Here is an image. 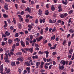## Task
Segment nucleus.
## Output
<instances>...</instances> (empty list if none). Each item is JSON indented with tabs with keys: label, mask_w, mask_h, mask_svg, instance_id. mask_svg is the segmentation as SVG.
I'll use <instances>...</instances> for the list:
<instances>
[{
	"label": "nucleus",
	"mask_w": 74,
	"mask_h": 74,
	"mask_svg": "<svg viewBox=\"0 0 74 74\" xmlns=\"http://www.w3.org/2000/svg\"><path fill=\"white\" fill-rule=\"evenodd\" d=\"M24 49L27 51H30V52L32 53L33 51V48H30L29 49L28 48H24Z\"/></svg>",
	"instance_id": "f257e3e1"
},
{
	"label": "nucleus",
	"mask_w": 74,
	"mask_h": 74,
	"mask_svg": "<svg viewBox=\"0 0 74 74\" xmlns=\"http://www.w3.org/2000/svg\"><path fill=\"white\" fill-rule=\"evenodd\" d=\"M25 11H28L29 13H31V12L32 10L30 8H29L27 7L25 9Z\"/></svg>",
	"instance_id": "f03ea898"
},
{
	"label": "nucleus",
	"mask_w": 74,
	"mask_h": 74,
	"mask_svg": "<svg viewBox=\"0 0 74 74\" xmlns=\"http://www.w3.org/2000/svg\"><path fill=\"white\" fill-rule=\"evenodd\" d=\"M59 69H60L61 70H62L64 69V66L63 65H62L61 66V65L60 64H59L58 66Z\"/></svg>",
	"instance_id": "7ed1b4c3"
},
{
	"label": "nucleus",
	"mask_w": 74,
	"mask_h": 74,
	"mask_svg": "<svg viewBox=\"0 0 74 74\" xmlns=\"http://www.w3.org/2000/svg\"><path fill=\"white\" fill-rule=\"evenodd\" d=\"M21 45L23 47H25V43L23 40H21L20 42Z\"/></svg>",
	"instance_id": "20e7f679"
},
{
	"label": "nucleus",
	"mask_w": 74,
	"mask_h": 74,
	"mask_svg": "<svg viewBox=\"0 0 74 74\" xmlns=\"http://www.w3.org/2000/svg\"><path fill=\"white\" fill-rule=\"evenodd\" d=\"M39 21L40 22V23H42V22H43V23H45V18H43L42 20L40 18L39 20Z\"/></svg>",
	"instance_id": "39448f33"
},
{
	"label": "nucleus",
	"mask_w": 74,
	"mask_h": 74,
	"mask_svg": "<svg viewBox=\"0 0 74 74\" xmlns=\"http://www.w3.org/2000/svg\"><path fill=\"white\" fill-rule=\"evenodd\" d=\"M44 53H46V58H47L48 57V54L49 53V52L47 51H45Z\"/></svg>",
	"instance_id": "423d86ee"
},
{
	"label": "nucleus",
	"mask_w": 74,
	"mask_h": 74,
	"mask_svg": "<svg viewBox=\"0 0 74 74\" xmlns=\"http://www.w3.org/2000/svg\"><path fill=\"white\" fill-rule=\"evenodd\" d=\"M25 64L27 66H30V63L28 61L25 62Z\"/></svg>",
	"instance_id": "0eeeda50"
},
{
	"label": "nucleus",
	"mask_w": 74,
	"mask_h": 74,
	"mask_svg": "<svg viewBox=\"0 0 74 74\" xmlns=\"http://www.w3.org/2000/svg\"><path fill=\"white\" fill-rule=\"evenodd\" d=\"M14 52L12 51H10V52L9 53H8V55H9V57H11V56H13L14 55Z\"/></svg>",
	"instance_id": "6e6552de"
},
{
	"label": "nucleus",
	"mask_w": 74,
	"mask_h": 74,
	"mask_svg": "<svg viewBox=\"0 0 74 74\" xmlns=\"http://www.w3.org/2000/svg\"><path fill=\"white\" fill-rule=\"evenodd\" d=\"M62 4H65V5H67V4L68 2L66 0L65 1L64 0L62 1Z\"/></svg>",
	"instance_id": "1a4fd4ad"
},
{
	"label": "nucleus",
	"mask_w": 74,
	"mask_h": 74,
	"mask_svg": "<svg viewBox=\"0 0 74 74\" xmlns=\"http://www.w3.org/2000/svg\"><path fill=\"white\" fill-rule=\"evenodd\" d=\"M8 43L9 45H11L12 43V40L11 39H9L8 40Z\"/></svg>",
	"instance_id": "9d476101"
},
{
	"label": "nucleus",
	"mask_w": 74,
	"mask_h": 74,
	"mask_svg": "<svg viewBox=\"0 0 74 74\" xmlns=\"http://www.w3.org/2000/svg\"><path fill=\"white\" fill-rule=\"evenodd\" d=\"M61 64H63V65H65V61L64 60H62L60 62Z\"/></svg>",
	"instance_id": "9b49d317"
},
{
	"label": "nucleus",
	"mask_w": 74,
	"mask_h": 74,
	"mask_svg": "<svg viewBox=\"0 0 74 74\" xmlns=\"http://www.w3.org/2000/svg\"><path fill=\"white\" fill-rule=\"evenodd\" d=\"M40 62H38L36 63V68L37 69L38 68V66L40 65Z\"/></svg>",
	"instance_id": "f8f14e48"
},
{
	"label": "nucleus",
	"mask_w": 74,
	"mask_h": 74,
	"mask_svg": "<svg viewBox=\"0 0 74 74\" xmlns=\"http://www.w3.org/2000/svg\"><path fill=\"white\" fill-rule=\"evenodd\" d=\"M3 64H2L0 68V71H3Z\"/></svg>",
	"instance_id": "ddd939ff"
},
{
	"label": "nucleus",
	"mask_w": 74,
	"mask_h": 74,
	"mask_svg": "<svg viewBox=\"0 0 74 74\" xmlns=\"http://www.w3.org/2000/svg\"><path fill=\"white\" fill-rule=\"evenodd\" d=\"M38 14L39 15H41L42 14V11H41V9H39V11H38Z\"/></svg>",
	"instance_id": "4468645a"
},
{
	"label": "nucleus",
	"mask_w": 74,
	"mask_h": 74,
	"mask_svg": "<svg viewBox=\"0 0 74 74\" xmlns=\"http://www.w3.org/2000/svg\"><path fill=\"white\" fill-rule=\"evenodd\" d=\"M3 16L5 18H8V15H7L5 14H3Z\"/></svg>",
	"instance_id": "2eb2a0df"
},
{
	"label": "nucleus",
	"mask_w": 74,
	"mask_h": 74,
	"mask_svg": "<svg viewBox=\"0 0 74 74\" xmlns=\"http://www.w3.org/2000/svg\"><path fill=\"white\" fill-rule=\"evenodd\" d=\"M32 58L33 59H38V55H36L34 56H33Z\"/></svg>",
	"instance_id": "dca6fc26"
},
{
	"label": "nucleus",
	"mask_w": 74,
	"mask_h": 74,
	"mask_svg": "<svg viewBox=\"0 0 74 74\" xmlns=\"http://www.w3.org/2000/svg\"><path fill=\"white\" fill-rule=\"evenodd\" d=\"M51 10L52 11H54L55 10V7H54V5H52L51 7Z\"/></svg>",
	"instance_id": "f3484780"
},
{
	"label": "nucleus",
	"mask_w": 74,
	"mask_h": 74,
	"mask_svg": "<svg viewBox=\"0 0 74 74\" xmlns=\"http://www.w3.org/2000/svg\"><path fill=\"white\" fill-rule=\"evenodd\" d=\"M5 34L8 36H9L10 35V32H8L7 31H6L5 33Z\"/></svg>",
	"instance_id": "a211bd4d"
},
{
	"label": "nucleus",
	"mask_w": 74,
	"mask_h": 74,
	"mask_svg": "<svg viewBox=\"0 0 74 74\" xmlns=\"http://www.w3.org/2000/svg\"><path fill=\"white\" fill-rule=\"evenodd\" d=\"M26 69L27 70L28 73H30V69L28 67H27Z\"/></svg>",
	"instance_id": "6ab92c4d"
},
{
	"label": "nucleus",
	"mask_w": 74,
	"mask_h": 74,
	"mask_svg": "<svg viewBox=\"0 0 74 74\" xmlns=\"http://www.w3.org/2000/svg\"><path fill=\"white\" fill-rule=\"evenodd\" d=\"M22 54V52H17L16 53V55L17 56H18V55H21Z\"/></svg>",
	"instance_id": "aec40b11"
},
{
	"label": "nucleus",
	"mask_w": 74,
	"mask_h": 74,
	"mask_svg": "<svg viewBox=\"0 0 74 74\" xmlns=\"http://www.w3.org/2000/svg\"><path fill=\"white\" fill-rule=\"evenodd\" d=\"M69 32L70 33H74V30L72 29H70L69 30Z\"/></svg>",
	"instance_id": "412c9836"
},
{
	"label": "nucleus",
	"mask_w": 74,
	"mask_h": 74,
	"mask_svg": "<svg viewBox=\"0 0 74 74\" xmlns=\"http://www.w3.org/2000/svg\"><path fill=\"white\" fill-rule=\"evenodd\" d=\"M51 40H54L55 38V35H54L53 36H52L51 37Z\"/></svg>",
	"instance_id": "4be33fe9"
},
{
	"label": "nucleus",
	"mask_w": 74,
	"mask_h": 74,
	"mask_svg": "<svg viewBox=\"0 0 74 74\" xmlns=\"http://www.w3.org/2000/svg\"><path fill=\"white\" fill-rule=\"evenodd\" d=\"M66 43H67V41H66V40H64L63 41V42L62 43V45H64L65 44H66Z\"/></svg>",
	"instance_id": "5701e85b"
},
{
	"label": "nucleus",
	"mask_w": 74,
	"mask_h": 74,
	"mask_svg": "<svg viewBox=\"0 0 74 74\" xmlns=\"http://www.w3.org/2000/svg\"><path fill=\"white\" fill-rule=\"evenodd\" d=\"M11 64L12 66H14L15 64V62H13L11 63Z\"/></svg>",
	"instance_id": "b1692460"
},
{
	"label": "nucleus",
	"mask_w": 74,
	"mask_h": 74,
	"mask_svg": "<svg viewBox=\"0 0 74 74\" xmlns=\"http://www.w3.org/2000/svg\"><path fill=\"white\" fill-rule=\"evenodd\" d=\"M21 51H22V52H23V53H27V51H26L25 50H24V49H21Z\"/></svg>",
	"instance_id": "393cba45"
},
{
	"label": "nucleus",
	"mask_w": 74,
	"mask_h": 74,
	"mask_svg": "<svg viewBox=\"0 0 74 74\" xmlns=\"http://www.w3.org/2000/svg\"><path fill=\"white\" fill-rule=\"evenodd\" d=\"M43 38V37H42V36H40L39 38V41H40L41 40H42Z\"/></svg>",
	"instance_id": "a878e982"
},
{
	"label": "nucleus",
	"mask_w": 74,
	"mask_h": 74,
	"mask_svg": "<svg viewBox=\"0 0 74 74\" xmlns=\"http://www.w3.org/2000/svg\"><path fill=\"white\" fill-rule=\"evenodd\" d=\"M43 38V37H42V36H40L39 38V41H40L41 40H42Z\"/></svg>",
	"instance_id": "bb28decb"
},
{
	"label": "nucleus",
	"mask_w": 74,
	"mask_h": 74,
	"mask_svg": "<svg viewBox=\"0 0 74 74\" xmlns=\"http://www.w3.org/2000/svg\"><path fill=\"white\" fill-rule=\"evenodd\" d=\"M18 71L19 73H22V69H21L20 68H18Z\"/></svg>",
	"instance_id": "cd10ccee"
},
{
	"label": "nucleus",
	"mask_w": 74,
	"mask_h": 74,
	"mask_svg": "<svg viewBox=\"0 0 74 74\" xmlns=\"http://www.w3.org/2000/svg\"><path fill=\"white\" fill-rule=\"evenodd\" d=\"M38 53L40 55H42V54H44V51H39Z\"/></svg>",
	"instance_id": "c85d7f7f"
},
{
	"label": "nucleus",
	"mask_w": 74,
	"mask_h": 74,
	"mask_svg": "<svg viewBox=\"0 0 74 74\" xmlns=\"http://www.w3.org/2000/svg\"><path fill=\"white\" fill-rule=\"evenodd\" d=\"M68 46L69 47H70V45H71V41H70V40H69L68 41Z\"/></svg>",
	"instance_id": "c756f323"
},
{
	"label": "nucleus",
	"mask_w": 74,
	"mask_h": 74,
	"mask_svg": "<svg viewBox=\"0 0 74 74\" xmlns=\"http://www.w3.org/2000/svg\"><path fill=\"white\" fill-rule=\"evenodd\" d=\"M44 30V29H42L40 30V34L42 35L44 33V32H43Z\"/></svg>",
	"instance_id": "7c9ffc66"
},
{
	"label": "nucleus",
	"mask_w": 74,
	"mask_h": 74,
	"mask_svg": "<svg viewBox=\"0 0 74 74\" xmlns=\"http://www.w3.org/2000/svg\"><path fill=\"white\" fill-rule=\"evenodd\" d=\"M30 40H33V35H30Z\"/></svg>",
	"instance_id": "2f4dec72"
},
{
	"label": "nucleus",
	"mask_w": 74,
	"mask_h": 74,
	"mask_svg": "<svg viewBox=\"0 0 74 74\" xmlns=\"http://www.w3.org/2000/svg\"><path fill=\"white\" fill-rule=\"evenodd\" d=\"M17 60H18V61H20V62H23V60L22 59L20 58H18L17 59Z\"/></svg>",
	"instance_id": "473e14b6"
},
{
	"label": "nucleus",
	"mask_w": 74,
	"mask_h": 74,
	"mask_svg": "<svg viewBox=\"0 0 74 74\" xmlns=\"http://www.w3.org/2000/svg\"><path fill=\"white\" fill-rule=\"evenodd\" d=\"M13 20L14 22V23L15 24L16 23V20H15V18H13Z\"/></svg>",
	"instance_id": "72a5a7b5"
},
{
	"label": "nucleus",
	"mask_w": 74,
	"mask_h": 74,
	"mask_svg": "<svg viewBox=\"0 0 74 74\" xmlns=\"http://www.w3.org/2000/svg\"><path fill=\"white\" fill-rule=\"evenodd\" d=\"M18 27L19 28H21L22 27V26L21 25V24L20 23H19L18 25Z\"/></svg>",
	"instance_id": "f704fd0d"
},
{
	"label": "nucleus",
	"mask_w": 74,
	"mask_h": 74,
	"mask_svg": "<svg viewBox=\"0 0 74 74\" xmlns=\"http://www.w3.org/2000/svg\"><path fill=\"white\" fill-rule=\"evenodd\" d=\"M25 43L26 45H29V43L28 42V41L26 40L25 41Z\"/></svg>",
	"instance_id": "c9c22d12"
},
{
	"label": "nucleus",
	"mask_w": 74,
	"mask_h": 74,
	"mask_svg": "<svg viewBox=\"0 0 74 74\" xmlns=\"http://www.w3.org/2000/svg\"><path fill=\"white\" fill-rule=\"evenodd\" d=\"M15 44H14L13 45V46L12 47V49H15Z\"/></svg>",
	"instance_id": "e433bc0d"
},
{
	"label": "nucleus",
	"mask_w": 74,
	"mask_h": 74,
	"mask_svg": "<svg viewBox=\"0 0 74 74\" xmlns=\"http://www.w3.org/2000/svg\"><path fill=\"white\" fill-rule=\"evenodd\" d=\"M34 45H35V47H40V46H39V45H38V44L37 43H35Z\"/></svg>",
	"instance_id": "4c0bfd02"
},
{
	"label": "nucleus",
	"mask_w": 74,
	"mask_h": 74,
	"mask_svg": "<svg viewBox=\"0 0 74 74\" xmlns=\"http://www.w3.org/2000/svg\"><path fill=\"white\" fill-rule=\"evenodd\" d=\"M18 34H18V33H16L15 34V37H18V36H19V35H18Z\"/></svg>",
	"instance_id": "58836bf2"
},
{
	"label": "nucleus",
	"mask_w": 74,
	"mask_h": 74,
	"mask_svg": "<svg viewBox=\"0 0 74 74\" xmlns=\"http://www.w3.org/2000/svg\"><path fill=\"white\" fill-rule=\"evenodd\" d=\"M28 27H29V29H32V28L33 27V26H32L30 25H28Z\"/></svg>",
	"instance_id": "ea45409f"
},
{
	"label": "nucleus",
	"mask_w": 74,
	"mask_h": 74,
	"mask_svg": "<svg viewBox=\"0 0 74 74\" xmlns=\"http://www.w3.org/2000/svg\"><path fill=\"white\" fill-rule=\"evenodd\" d=\"M49 22L51 23H53V22H52V21L51 19L49 20Z\"/></svg>",
	"instance_id": "a19ab883"
},
{
	"label": "nucleus",
	"mask_w": 74,
	"mask_h": 74,
	"mask_svg": "<svg viewBox=\"0 0 74 74\" xmlns=\"http://www.w3.org/2000/svg\"><path fill=\"white\" fill-rule=\"evenodd\" d=\"M35 23L37 24L38 23V20L36 19L35 21Z\"/></svg>",
	"instance_id": "79ce46f5"
},
{
	"label": "nucleus",
	"mask_w": 74,
	"mask_h": 74,
	"mask_svg": "<svg viewBox=\"0 0 74 74\" xmlns=\"http://www.w3.org/2000/svg\"><path fill=\"white\" fill-rule=\"evenodd\" d=\"M5 62H6V63H9V62H10V60L8 59L6 60H5Z\"/></svg>",
	"instance_id": "37998d69"
},
{
	"label": "nucleus",
	"mask_w": 74,
	"mask_h": 74,
	"mask_svg": "<svg viewBox=\"0 0 74 74\" xmlns=\"http://www.w3.org/2000/svg\"><path fill=\"white\" fill-rule=\"evenodd\" d=\"M4 59V60H8V57H5Z\"/></svg>",
	"instance_id": "c03bdc74"
},
{
	"label": "nucleus",
	"mask_w": 74,
	"mask_h": 74,
	"mask_svg": "<svg viewBox=\"0 0 74 74\" xmlns=\"http://www.w3.org/2000/svg\"><path fill=\"white\" fill-rule=\"evenodd\" d=\"M73 12V11L72 10H71L70 11H69V14H72Z\"/></svg>",
	"instance_id": "a18cd8bd"
},
{
	"label": "nucleus",
	"mask_w": 74,
	"mask_h": 74,
	"mask_svg": "<svg viewBox=\"0 0 74 74\" xmlns=\"http://www.w3.org/2000/svg\"><path fill=\"white\" fill-rule=\"evenodd\" d=\"M69 52H72L73 53V49L71 48L69 50Z\"/></svg>",
	"instance_id": "49530a36"
},
{
	"label": "nucleus",
	"mask_w": 74,
	"mask_h": 74,
	"mask_svg": "<svg viewBox=\"0 0 74 74\" xmlns=\"http://www.w3.org/2000/svg\"><path fill=\"white\" fill-rule=\"evenodd\" d=\"M69 61H65V64H66V65H67L69 63Z\"/></svg>",
	"instance_id": "de8ad7c7"
},
{
	"label": "nucleus",
	"mask_w": 74,
	"mask_h": 74,
	"mask_svg": "<svg viewBox=\"0 0 74 74\" xmlns=\"http://www.w3.org/2000/svg\"><path fill=\"white\" fill-rule=\"evenodd\" d=\"M0 2L1 3H2V4H4V3H5L4 1L3 0H0Z\"/></svg>",
	"instance_id": "09e8293b"
},
{
	"label": "nucleus",
	"mask_w": 74,
	"mask_h": 74,
	"mask_svg": "<svg viewBox=\"0 0 74 74\" xmlns=\"http://www.w3.org/2000/svg\"><path fill=\"white\" fill-rule=\"evenodd\" d=\"M5 42H2L1 45L2 46H4L5 45Z\"/></svg>",
	"instance_id": "8fccbe9b"
},
{
	"label": "nucleus",
	"mask_w": 74,
	"mask_h": 74,
	"mask_svg": "<svg viewBox=\"0 0 74 74\" xmlns=\"http://www.w3.org/2000/svg\"><path fill=\"white\" fill-rule=\"evenodd\" d=\"M52 54L53 56H55V55L56 54V52H53Z\"/></svg>",
	"instance_id": "3c124183"
},
{
	"label": "nucleus",
	"mask_w": 74,
	"mask_h": 74,
	"mask_svg": "<svg viewBox=\"0 0 74 74\" xmlns=\"http://www.w3.org/2000/svg\"><path fill=\"white\" fill-rule=\"evenodd\" d=\"M21 1L23 3H26V1H24V0H21Z\"/></svg>",
	"instance_id": "603ef678"
},
{
	"label": "nucleus",
	"mask_w": 74,
	"mask_h": 74,
	"mask_svg": "<svg viewBox=\"0 0 74 74\" xmlns=\"http://www.w3.org/2000/svg\"><path fill=\"white\" fill-rule=\"evenodd\" d=\"M43 60L44 62H47V59L45 58H43Z\"/></svg>",
	"instance_id": "864d4df0"
},
{
	"label": "nucleus",
	"mask_w": 74,
	"mask_h": 74,
	"mask_svg": "<svg viewBox=\"0 0 74 74\" xmlns=\"http://www.w3.org/2000/svg\"><path fill=\"white\" fill-rule=\"evenodd\" d=\"M60 17L61 18H64V15L63 14H62L60 16Z\"/></svg>",
	"instance_id": "5fc2aeb1"
},
{
	"label": "nucleus",
	"mask_w": 74,
	"mask_h": 74,
	"mask_svg": "<svg viewBox=\"0 0 74 74\" xmlns=\"http://www.w3.org/2000/svg\"><path fill=\"white\" fill-rule=\"evenodd\" d=\"M1 60H3V54H2L1 56Z\"/></svg>",
	"instance_id": "6e6d98bb"
},
{
	"label": "nucleus",
	"mask_w": 74,
	"mask_h": 74,
	"mask_svg": "<svg viewBox=\"0 0 74 74\" xmlns=\"http://www.w3.org/2000/svg\"><path fill=\"white\" fill-rule=\"evenodd\" d=\"M19 19L20 22H22V21H23V18H21Z\"/></svg>",
	"instance_id": "4d7b16f0"
},
{
	"label": "nucleus",
	"mask_w": 74,
	"mask_h": 74,
	"mask_svg": "<svg viewBox=\"0 0 74 74\" xmlns=\"http://www.w3.org/2000/svg\"><path fill=\"white\" fill-rule=\"evenodd\" d=\"M50 49H55V47H52L50 48Z\"/></svg>",
	"instance_id": "13d9d810"
},
{
	"label": "nucleus",
	"mask_w": 74,
	"mask_h": 74,
	"mask_svg": "<svg viewBox=\"0 0 74 74\" xmlns=\"http://www.w3.org/2000/svg\"><path fill=\"white\" fill-rule=\"evenodd\" d=\"M18 4H17L16 3H15V7L16 9H18Z\"/></svg>",
	"instance_id": "bf43d9fd"
},
{
	"label": "nucleus",
	"mask_w": 74,
	"mask_h": 74,
	"mask_svg": "<svg viewBox=\"0 0 74 74\" xmlns=\"http://www.w3.org/2000/svg\"><path fill=\"white\" fill-rule=\"evenodd\" d=\"M8 22V23H11V21H10V19L8 18L7 20Z\"/></svg>",
	"instance_id": "052dcab7"
},
{
	"label": "nucleus",
	"mask_w": 74,
	"mask_h": 74,
	"mask_svg": "<svg viewBox=\"0 0 74 74\" xmlns=\"http://www.w3.org/2000/svg\"><path fill=\"white\" fill-rule=\"evenodd\" d=\"M29 16H30V15L28 14L26 15V18H29Z\"/></svg>",
	"instance_id": "680f3d73"
},
{
	"label": "nucleus",
	"mask_w": 74,
	"mask_h": 74,
	"mask_svg": "<svg viewBox=\"0 0 74 74\" xmlns=\"http://www.w3.org/2000/svg\"><path fill=\"white\" fill-rule=\"evenodd\" d=\"M62 11H63V9H62V8L58 10V12H62Z\"/></svg>",
	"instance_id": "e2e57ef3"
},
{
	"label": "nucleus",
	"mask_w": 74,
	"mask_h": 74,
	"mask_svg": "<svg viewBox=\"0 0 74 74\" xmlns=\"http://www.w3.org/2000/svg\"><path fill=\"white\" fill-rule=\"evenodd\" d=\"M25 22L27 23H28L29 21V20H28V19H26L25 20Z\"/></svg>",
	"instance_id": "0e129e2a"
},
{
	"label": "nucleus",
	"mask_w": 74,
	"mask_h": 74,
	"mask_svg": "<svg viewBox=\"0 0 74 74\" xmlns=\"http://www.w3.org/2000/svg\"><path fill=\"white\" fill-rule=\"evenodd\" d=\"M4 8H5V10H8V8L7 6H4Z\"/></svg>",
	"instance_id": "69168bd1"
},
{
	"label": "nucleus",
	"mask_w": 74,
	"mask_h": 74,
	"mask_svg": "<svg viewBox=\"0 0 74 74\" xmlns=\"http://www.w3.org/2000/svg\"><path fill=\"white\" fill-rule=\"evenodd\" d=\"M19 43L17 42L16 43L15 46H16V47H18V46H19Z\"/></svg>",
	"instance_id": "338daca9"
},
{
	"label": "nucleus",
	"mask_w": 74,
	"mask_h": 74,
	"mask_svg": "<svg viewBox=\"0 0 74 74\" xmlns=\"http://www.w3.org/2000/svg\"><path fill=\"white\" fill-rule=\"evenodd\" d=\"M53 66V65L52 64H51L49 66V69H51V68H52V66Z\"/></svg>",
	"instance_id": "774afa93"
}]
</instances>
